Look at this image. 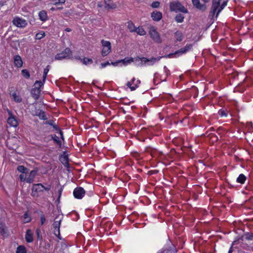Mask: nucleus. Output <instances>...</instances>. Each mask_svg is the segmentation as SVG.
Listing matches in <instances>:
<instances>
[{"label":"nucleus","instance_id":"obj_1","mask_svg":"<svg viewBox=\"0 0 253 253\" xmlns=\"http://www.w3.org/2000/svg\"><path fill=\"white\" fill-rule=\"evenodd\" d=\"M222 0H212V6L211 7V11L210 12V16H214L215 13L216 12V17H217L220 11L225 7L227 5V0H224L222 4L220 5V2Z\"/></svg>","mask_w":253,"mask_h":253},{"label":"nucleus","instance_id":"obj_2","mask_svg":"<svg viewBox=\"0 0 253 253\" xmlns=\"http://www.w3.org/2000/svg\"><path fill=\"white\" fill-rule=\"evenodd\" d=\"M50 188L51 186L49 185L47 187H44L42 183L34 184L31 195L34 197H38L40 192H43L44 191H48Z\"/></svg>","mask_w":253,"mask_h":253},{"label":"nucleus","instance_id":"obj_3","mask_svg":"<svg viewBox=\"0 0 253 253\" xmlns=\"http://www.w3.org/2000/svg\"><path fill=\"white\" fill-rule=\"evenodd\" d=\"M43 82L41 81H37L34 84V87L31 90V96L36 100H37L40 97V94L41 90V87L43 86Z\"/></svg>","mask_w":253,"mask_h":253},{"label":"nucleus","instance_id":"obj_4","mask_svg":"<svg viewBox=\"0 0 253 253\" xmlns=\"http://www.w3.org/2000/svg\"><path fill=\"white\" fill-rule=\"evenodd\" d=\"M169 9L171 11L177 12H182L184 13H188V10L179 1H171L169 3Z\"/></svg>","mask_w":253,"mask_h":253},{"label":"nucleus","instance_id":"obj_5","mask_svg":"<svg viewBox=\"0 0 253 253\" xmlns=\"http://www.w3.org/2000/svg\"><path fill=\"white\" fill-rule=\"evenodd\" d=\"M72 55V51L70 48H66L63 51L57 53L55 56V59L61 60L64 59H70Z\"/></svg>","mask_w":253,"mask_h":253},{"label":"nucleus","instance_id":"obj_6","mask_svg":"<svg viewBox=\"0 0 253 253\" xmlns=\"http://www.w3.org/2000/svg\"><path fill=\"white\" fill-rule=\"evenodd\" d=\"M101 42L103 46V49L101 51V54L103 57L107 56L111 52V44L109 41L101 40Z\"/></svg>","mask_w":253,"mask_h":253},{"label":"nucleus","instance_id":"obj_7","mask_svg":"<svg viewBox=\"0 0 253 253\" xmlns=\"http://www.w3.org/2000/svg\"><path fill=\"white\" fill-rule=\"evenodd\" d=\"M149 34L150 35L151 38L153 39V40L154 42L157 43L162 42V39L160 37V34L156 31L154 27H152L150 28Z\"/></svg>","mask_w":253,"mask_h":253},{"label":"nucleus","instance_id":"obj_8","mask_svg":"<svg viewBox=\"0 0 253 253\" xmlns=\"http://www.w3.org/2000/svg\"><path fill=\"white\" fill-rule=\"evenodd\" d=\"M85 193V191L84 189L81 187H76L73 191V195L75 198L78 199H82L84 194Z\"/></svg>","mask_w":253,"mask_h":253},{"label":"nucleus","instance_id":"obj_9","mask_svg":"<svg viewBox=\"0 0 253 253\" xmlns=\"http://www.w3.org/2000/svg\"><path fill=\"white\" fill-rule=\"evenodd\" d=\"M0 235L4 238L7 237L8 236V230L4 221L1 219H0Z\"/></svg>","mask_w":253,"mask_h":253},{"label":"nucleus","instance_id":"obj_10","mask_svg":"<svg viewBox=\"0 0 253 253\" xmlns=\"http://www.w3.org/2000/svg\"><path fill=\"white\" fill-rule=\"evenodd\" d=\"M13 23L18 27L23 28L27 25L26 21L19 17H16L13 20Z\"/></svg>","mask_w":253,"mask_h":253},{"label":"nucleus","instance_id":"obj_11","mask_svg":"<svg viewBox=\"0 0 253 253\" xmlns=\"http://www.w3.org/2000/svg\"><path fill=\"white\" fill-rule=\"evenodd\" d=\"M62 219V215H58L56 216L55 218L54 223L53 224V227L54 228V231H57L59 235H60V226L61 224V221Z\"/></svg>","mask_w":253,"mask_h":253},{"label":"nucleus","instance_id":"obj_12","mask_svg":"<svg viewBox=\"0 0 253 253\" xmlns=\"http://www.w3.org/2000/svg\"><path fill=\"white\" fill-rule=\"evenodd\" d=\"M162 57L160 56V57H158L157 58L152 57L150 59H147L145 57L140 58L139 57H135V61H141V64H142V62L146 63L148 62H152V64H153L155 62L159 61Z\"/></svg>","mask_w":253,"mask_h":253},{"label":"nucleus","instance_id":"obj_13","mask_svg":"<svg viewBox=\"0 0 253 253\" xmlns=\"http://www.w3.org/2000/svg\"><path fill=\"white\" fill-rule=\"evenodd\" d=\"M193 5L198 9L204 11L207 9V6L205 4H202L200 0H192Z\"/></svg>","mask_w":253,"mask_h":253},{"label":"nucleus","instance_id":"obj_14","mask_svg":"<svg viewBox=\"0 0 253 253\" xmlns=\"http://www.w3.org/2000/svg\"><path fill=\"white\" fill-rule=\"evenodd\" d=\"M105 8L108 10L115 9L117 4L111 0H104Z\"/></svg>","mask_w":253,"mask_h":253},{"label":"nucleus","instance_id":"obj_15","mask_svg":"<svg viewBox=\"0 0 253 253\" xmlns=\"http://www.w3.org/2000/svg\"><path fill=\"white\" fill-rule=\"evenodd\" d=\"M151 16L155 21H159L162 18V13L160 11H155L151 13Z\"/></svg>","mask_w":253,"mask_h":253},{"label":"nucleus","instance_id":"obj_16","mask_svg":"<svg viewBox=\"0 0 253 253\" xmlns=\"http://www.w3.org/2000/svg\"><path fill=\"white\" fill-rule=\"evenodd\" d=\"M38 170L37 169H33L30 171L29 176L27 178L26 182L29 183H31L34 181V178L37 174Z\"/></svg>","mask_w":253,"mask_h":253},{"label":"nucleus","instance_id":"obj_17","mask_svg":"<svg viewBox=\"0 0 253 253\" xmlns=\"http://www.w3.org/2000/svg\"><path fill=\"white\" fill-rule=\"evenodd\" d=\"M244 239L248 240H253V233L247 232L245 235L241 237L238 240L239 243H241L244 241Z\"/></svg>","mask_w":253,"mask_h":253},{"label":"nucleus","instance_id":"obj_18","mask_svg":"<svg viewBox=\"0 0 253 253\" xmlns=\"http://www.w3.org/2000/svg\"><path fill=\"white\" fill-rule=\"evenodd\" d=\"M65 153L66 152H63V154L60 156L59 160L65 166H68L69 165L68 156Z\"/></svg>","mask_w":253,"mask_h":253},{"label":"nucleus","instance_id":"obj_19","mask_svg":"<svg viewBox=\"0 0 253 253\" xmlns=\"http://www.w3.org/2000/svg\"><path fill=\"white\" fill-rule=\"evenodd\" d=\"M8 124L13 127H17L18 125V122L16 119L12 116H10L8 117L7 119Z\"/></svg>","mask_w":253,"mask_h":253},{"label":"nucleus","instance_id":"obj_20","mask_svg":"<svg viewBox=\"0 0 253 253\" xmlns=\"http://www.w3.org/2000/svg\"><path fill=\"white\" fill-rule=\"evenodd\" d=\"M25 239L28 243H31L33 241V234L30 229H28L26 232Z\"/></svg>","mask_w":253,"mask_h":253},{"label":"nucleus","instance_id":"obj_21","mask_svg":"<svg viewBox=\"0 0 253 253\" xmlns=\"http://www.w3.org/2000/svg\"><path fill=\"white\" fill-rule=\"evenodd\" d=\"M14 64L17 67L22 66L23 62L21 57L19 55H16L14 57Z\"/></svg>","mask_w":253,"mask_h":253},{"label":"nucleus","instance_id":"obj_22","mask_svg":"<svg viewBox=\"0 0 253 253\" xmlns=\"http://www.w3.org/2000/svg\"><path fill=\"white\" fill-rule=\"evenodd\" d=\"M40 19L42 21H45L47 19V13L45 10H42L39 13Z\"/></svg>","mask_w":253,"mask_h":253},{"label":"nucleus","instance_id":"obj_23","mask_svg":"<svg viewBox=\"0 0 253 253\" xmlns=\"http://www.w3.org/2000/svg\"><path fill=\"white\" fill-rule=\"evenodd\" d=\"M17 170L23 174H27L29 172V169L23 166H18L17 168Z\"/></svg>","mask_w":253,"mask_h":253},{"label":"nucleus","instance_id":"obj_24","mask_svg":"<svg viewBox=\"0 0 253 253\" xmlns=\"http://www.w3.org/2000/svg\"><path fill=\"white\" fill-rule=\"evenodd\" d=\"M174 37L176 39V40L178 42H181L183 40V34L182 33L179 31H177L174 33Z\"/></svg>","mask_w":253,"mask_h":253},{"label":"nucleus","instance_id":"obj_25","mask_svg":"<svg viewBox=\"0 0 253 253\" xmlns=\"http://www.w3.org/2000/svg\"><path fill=\"white\" fill-rule=\"evenodd\" d=\"M247 179L246 176L243 174H240L237 178L236 181L241 184H244Z\"/></svg>","mask_w":253,"mask_h":253},{"label":"nucleus","instance_id":"obj_26","mask_svg":"<svg viewBox=\"0 0 253 253\" xmlns=\"http://www.w3.org/2000/svg\"><path fill=\"white\" fill-rule=\"evenodd\" d=\"M51 136L53 141L57 143L59 148H61L62 146V143L61 141L59 140L58 137L55 134L51 135Z\"/></svg>","mask_w":253,"mask_h":253},{"label":"nucleus","instance_id":"obj_27","mask_svg":"<svg viewBox=\"0 0 253 253\" xmlns=\"http://www.w3.org/2000/svg\"><path fill=\"white\" fill-rule=\"evenodd\" d=\"M127 27L130 32H134V31H136V28L134 26V24L131 21H129L127 22Z\"/></svg>","mask_w":253,"mask_h":253},{"label":"nucleus","instance_id":"obj_28","mask_svg":"<svg viewBox=\"0 0 253 253\" xmlns=\"http://www.w3.org/2000/svg\"><path fill=\"white\" fill-rule=\"evenodd\" d=\"M12 96L13 97V100L17 103H20L22 102V99L20 96L17 95L16 93L14 92L12 94Z\"/></svg>","mask_w":253,"mask_h":253},{"label":"nucleus","instance_id":"obj_29","mask_svg":"<svg viewBox=\"0 0 253 253\" xmlns=\"http://www.w3.org/2000/svg\"><path fill=\"white\" fill-rule=\"evenodd\" d=\"M184 17L181 14H178L175 17V20L177 23H182L183 21Z\"/></svg>","mask_w":253,"mask_h":253},{"label":"nucleus","instance_id":"obj_30","mask_svg":"<svg viewBox=\"0 0 253 253\" xmlns=\"http://www.w3.org/2000/svg\"><path fill=\"white\" fill-rule=\"evenodd\" d=\"M16 253H27L26 248L23 246H19L16 250Z\"/></svg>","mask_w":253,"mask_h":253},{"label":"nucleus","instance_id":"obj_31","mask_svg":"<svg viewBox=\"0 0 253 253\" xmlns=\"http://www.w3.org/2000/svg\"><path fill=\"white\" fill-rule=\"evenodd\" d=\"M136 31L134 32H136L138 34L141 36H143L146 34V32L142 27H138L135 29Z\"/></svg>","mask_w":253,"mask_h":253},{"label":"nucleus","instance_id":"obj_32","mask_svg":"<svg viewBox=\"0 0 253 253\" xmlns=\"http://www.w3.org/2000/svg\"><path fill=\"white\" fill-rule=\"evenodd\" d=\"M82 62L85 65L91 64L93 63V61L91 59L88 58L87 57H84L83 60H82Z\"/></svg>","mask_w":253,"mask_h":253},{"label":"nucleus","instance_id":"obj_33","mask_svg":"<svg viewBox=\"0 0 253 253\" xmlns=\"http://www.w3.org/2000/svg\"><path fill=\"white\" fill-rule=\"evenodd\" d=\"M22 75L26 79L30 78V74L29 72L27 69H23L21 71Z\"/></svg>","mask_w":253,"mask_h":253},{"label":"nucleus","instance_id":"obj_34","mask_svg":"<svg viewBox=\"0 0 253 253\" xmlns=\"http://www.w3.org/2000/svg\"><path fill=\"white\" fill-rule=\"evenodd\" d=\"M37 240L40 241H42V236L41 234V231L39 228H37L36 230Z\"/></svg>","mask_w":253,"mask_h":253},{"label":"nucleus","instance_id":"obj_35","mask_svg":"<svg viewBox=\"0 0 253 253\" xmlns=\"http://www.w3.org/2000/svg\"><path fill=\"white\" fill-rule=\"evenodd\" d=\"M134 58V59L131 58L129 59H126V58L124 59H122L120 61H121V62H123L124 65H127V64L130 63L131 62L133 61L134 60L135 61Z\"/></svg>","mask_w":253,"mask_h":253},{"label":"nucleus","instance_id":"obj_36","mask_svg":"<svg viewBox=\"0 0 253 253\" xmlns=\"http://www.w3.org/2000/svg\"><path fill=\"white\" fill-rule=\"evenodd\" d=\"M38 116H39L40 119H41L42 120H47V118L46 117L45 113L42 110L40 111Z\"/></svg>","mask_w":253,"mask_h":253},{"label":"nucleus","instance_id":"obj_37","mask_svg":"<svg viewBox=\"0 0 253 253\" xmlns=\"http://www.w3.org/2000/svg\"><path fill=\"white\" fill-rule=\"evenodd\" d=\"M45 36V33L43 32H41L39 33H37L36 35V39L41 40Z\"/></svg>","mask_w":253,"mask_h":253},{"label":"nucleus","instance_id":"obj_38","mask_svg":"<svg viewBox=\"0 0 253 253\" xmlns=\"http://www.w3.org/2000/svg\"><path fill=\"white\" fill-rule=\"evenodd\" d=\"M52 3L54 5H57L59 4H63L65 2L66 0H50Z\"/></svg>","mask_w":253,"mask_h":253},{"label":"nucleus","instance_id":"obj_39","mask_svg":"<svg viewBox=\"0 0 253 253\" xmlns=\"http://www.w3.org/2000/svg\"><path fill=\"white\" fill-rule=\"evenodd\" d=\"M185 53H186V52L183 47L175 51V54H177V57H178L180 55Z\"/></svg>","mask_w":253,"mask_h":253},{"label":"nucleus","instance_id":"obj_40","mask_svg":"<svg viewBox=\"0 0 253 253\" xmlns=\"http://www.w3.org/2000/svg\"><path fill=\"white\" fill-rule=\"evenodd\" d=\"M160 2L158 1H155L152 3L151 6L152 8H158L160 6Z\"/></svg>","mask_w":253,"mask_h":253},{"label":"nucleus","instance_id":"obj_41","mask_svg":"<svg viewBox=\"0 0 253 253\" xmlns=\"http://www.w3.org/2000/svg\"><path fill=\"white\" fill-rule=\"evenodd\" d=\"M23 217L24 218L25 223H28L31 221V218L29 217L28 214L27 212H25L23 215Z\"/></svg>","mask_w":253,"mask_h":253},{"label":"nucleus","instance_id":"obj_42","mask_svg":"<svg viewBox=\"0 0 253 253\" xmlns=\"http://www.w3.org/2000/svg\"><path fill=\"white\" fill-rule=\"evenodd\" d=\"M193 47V44H189L186 45L184 47H183L185 51L187 52L190 50H191L192 49Z\"/></svg>","mask_w":253,"mask_h":253},{"label":"nucleus","instance_id":"obj_43","mask_svg":"<svg viewBox=\"0 0 253 253\" xmlns=\"http://www.w3.org/2000/svg\"><path fill=\"white\" fill-rule=\"evenodd\" d=\"M132 84L131 83V82L129 81L127 82L126 83V86L129 87L131 91H133L135 90V87H134V86H132Z\"/></svg>","mask_w":253,"mask_h":253},{"label":"nucleus","instance_id":"obj_44","mask_svg":"<svg viewBox=\"0 0 253 253\" xmlns=\"http://www.w3.org/2000/svg\"><path fill=\"white\" fill-rule=\"evenodd\" d=\"M164 57H166V58H172L173 57H177V54H175V52L174 53H169L167 55H165Z\"/></svg>","mask_w":253,"mask_h":253},{"label":"nucleus","instance_id":"obj_45","mask_svg":"<svg viewBox=\"0 0 253 253\" xmlns=\"http://www.w3.org/2000/svg\"><path fill=\"white\" fill-rule=\"evenodd\" d=\"M40 219H41V225H42L45 222L46 219L43 214H42L40 216Z\"/></svg>","mask_w":253,"mask_h":253},{"label":"nucleus","instance_id":"obj_46","mask_svg":"<svg viewBox=\"0 0 253 253\" xmlns=\"http://www.w3.org/2000/svg\"><path fill=\"white\" fill-rule=\"evenodd\" d=\"M25 174L22 173L20 175L19 177L21 181H26L27 178Z\"/></svg>","mask_w":253,"mask_h":253},{"label":"nucleus","instance_id":"obj_47","mask_svg":"<svg viewBox=\"0 0 253 253\" xmlns=\"http://www.w3.org/2000/svg\"><path fill=\"white\" fill-rule=\"evenodd\" d=\"M110 65H111L110 63L107 61L104 63H101L100 66H101V68H103L106 67L107 66Z\"/></svg>","mask_w":253,"mask_h":253},{"label":"nucleus","instance_id":"obj_48","mask_svg":"<svg viewBox=\"0 0 253 253\" xmlns=\"http://www.w3.org/2000/svg\"><path fill=\"white\" fill-rule=\"evenodd\" d=\"M166 253H177V251L175 249H169L167 250Z\"/></svg>","mask_w":253,"mask_h":253},{"label":"nucleus","instance_id":"obj_49","mask_svg":"<svg viewBox=\"0 0 253 253\" xmlns=\"http://www.w3.org/2000/svg\"><path fill=\"white\" fill-rule=\"evenodd\" d=\"M218 114H219V115H220L222 117L227 116V114H226L225 111H224V110H220L218 111Z\"/></svg>","mask_w":253,"mask_h":253},{"label":"nucleus","instance_id":"obj_50","mask_svg":"<svg viewBox=\"0 0 253 253\" xmlns=\"http://www.w3.org/2000/svg\"><path fill=\"white\" fill-rule=\"evenodd\" d=\"M45 124L49 125L52 126L55 124V123H54V122L53 120H49L46 121L45 123Z\"/></svg>","mask_w":253,"mask_h":253},{"label":"nucleus","instance_id":"obj_51","mask_svg":"<svg viewBox=\"0 0 253 253\" xmlns=\"http://www.w3.org/2000/svg\"><path fill=\"white\" fill-rule=\"evenodd\" d=\"M158 172H159V170H150L148 171V174L149 175L155 174L158 173Z\"/></svg>","mask_w":253,"mask_h":253},{"label":"nucleus","instance_id":"obj_52","mask_svg":"<svg viewBox=\"0 0 253 253\" xmlns=\"http://www.w3.org/2000/svg\"><path fill=\"white\" fill-rule=\"evenodd\" d=\"M141 82L140 80H137L135 81V83H134V87H135V89L139 87V85L140 84Z\"/></svg>","mask_w":253,"mask_h":253},{"label":"nucleus","instance_id":"obj_53","mask_svg":"<svg viewBox=\"0 0 253 253\" xmlns=\"http://www.w3.org/2000/svg\"><path fill=\"white\" fill-rule=\"evenodd\" d=\"M164 70L167 76L170 74V71L166 66H164Z\"/></svg>","mask_w":253,"mask_h":253},{"label":"nucleus","instance_id":"obj_54","mask_svg":"<svg viewBox=\"0 0 253 253\" xmlns=\"http://www.w3.org/2000/svg\"><path fill=\"white\" fill-rule=\"evenodd\" d=\"M246 126L249 128L253 127V123L251 122H248L246 123Z\"/></svg>","mask_w":253,"mask_h":253},{"label":"nucleus","instance_id":"obj_55","mask_svg":"<svg viewBox=\"0 0 253 253\" xmlns=\"http://www.w3.org/2000/svg\"><path fill=\"white\" fill-rule=\"evenodd\" d=\"M10 72L4 73L3 74V76L4 79H7L8 78L9 74H10Z\"/></svg>","mask_w":253,"mask_h":253},{"label":"nucleus","instance_id":"obj_56","mask_svg":"<svg viewBox=\"0 0 253 253\" xmlns=\"http://www.w3.org/2000/svg\"><path fill=\"white\" fill-rule=\"evenodd\" d=\"M47 73H45V72H43V77H42V82H43V84H44L45 81V79L46 78V76H47Z\"/></svg>","mask_w":253,"mask_h":253},{"label":"nucleus","instance_id":"obj_57","mask_svg":"<svg viewBox=\"0 0 253 253\" xmlns=\"http://www.w3.org/2000/svg\"><path fill=\"white\" fill-rule=\"evenodd\" d=\"M52 127L56 130H58L59 131V130H61L59 126L55 124L52 126Z\"/></svg>","mask_w":253,"mask_h":253},{"label":"nucleus","instance_id":"obj_58","mask_svg":"<svg viewBox=\"0 0 253 253\" xmlns=\"http://www.w3.org/2000/svg\"><path fill=\"white\" fill-rule=\"evenodd\" d=\"M121 62V61L118 60V61H116L114 62H111L110 64L113 65V66H117L119 63Z\"/></svg>","mask_w":253,"mask_h":253},{"label":"nucleus","instance_id":"obj_59","mask_svg":"<svg viewBox=\"0 0 253 253\" xmlns=\"http://www.w3.org/2000/svg\"><path fill=\"white\" fill-rule=\"evenodd\" d=\"M59 134L60 135L61 138L64 140L63 133L61 130H59Z\"/></svg>","mask_w":253,"mask_h":253},{"label":"nucleus","instance_id":"obj_60","mask_svg":"<svg viewBox=\"0 0 253 253\" xmlns=\"http://www.w3.org/2000/svg\"><path fill=\"white\" fill-rule=\"evenodd\" d=\"M54 234H55L56 236H57V237H58L59 239H61V238L60 237V235H59L58 233L57 232V231H56H56H54Z\"/></svg>","mask_w":253,"mask_h":253},{"label":"nucleus","instance_id":"obj_61","mask_svg":"<svg viewBox=\"0 0 253 253\" xmlns=\"http://www.w3.org/2000/svg\"><path fill=\"white\" fill-rule=\"evenodd\" d=\"M49 65H48L46 68H45L44 69V70H43V72H45V73H48V72L49 71V69H48V67H49Z\"/></svg>","mask_w":253,"mask_h":253},{"label":"nucleus","instance_id":"obj_62","mask_svg":"<svg viewBox=\"0 0 253 253\" xmlns=\"http://www.w3.org/2000/svg\"><path fill=\"white\" fill-rule=\"evenodd\" d=\"M75 58L76 59L81 60V62H82V60H83V59H82V58H81V57H80V56H75Z\"/></svg>","mask_w":253,"mask_h":253},{"label":"nucleus","instance_id":"obj_63","mask_svg":"<svg viewBox=\"0 0 253 253\" xmlns=\"http://www.w3.org/2000/svg\"><path fill=\"white\" fill-rule=\"evenodd\" d=\"M136 80L135 78H133L130 82H131V83L132 84H134V83H135Z\"/></svg>","mask_w":253,"mask_h":253},{"label":"nucleus","instance_id":"obj_64","mask_svg":"<svg viewBox=\"0 0 253 253\" xmlns=\"http://www.w3.org/2000/svg\"><path fill=\"white\" fill-rule=\"evenodd\" d=\"M232 252H233V247H232V246H231L228 251V253H232Z\"/></svg>","mask_w":253,"mask_h":253}]
</instances>
